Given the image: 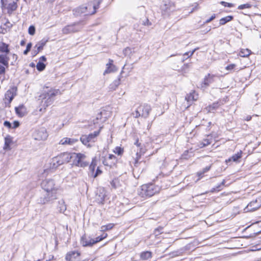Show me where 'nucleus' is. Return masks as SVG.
I'll return each instance as SVG.
<instances>
[{"mask_svg": "<svg viewBox=\"0 0 261 261\" xmlns=\"http://www.w3.org/2000/svg\"><path fill=\"white\" fill-rule=\"evenodd\" d=\"M42 188L46 192L44 197H41L40 203L44 204L57 198V193L59 190V186L52 179H46L41 183Z\"/></svg>", "mask_w": 261, "mask_h": 261, "instance_id": "nucleus-1", "label": "nucleus"}, {"mask_svg": "<svg viewBox=\"0 0 261 261\" xmlns=\"http://www.w3.org/2000/svg\"><path fill=\"white\" fill-rule=\"evenodd\" d=\"M161 188L153 184H144L138 190V194L142 198H147L159 193Z\"/></svg>", "mask_w": 261, "mask_h": 261, "instance_id": "nucleus-2", "label": "nucleus"}, {"mask_svg": "<svg viewBox=\"0 0 261 261\" xmlns=\"http://www.w3.org/2000/svg\"><path fill=\"white\" fill-rule=\"evenodd\" d=\"M60 93V91L58 89H48L47 87L44 89L40 95V97L42 99V103H43V106L47 107L53 103L55 97Z\"/></svg>", "mask_w": 261, "mask_h": 261, "instance_id": "nucleus-3", "label": "nucleus"}, {"mask_svg": "<svg viewBox=\"0 0 261 261\" xmlns=\"http://www.w3.org/2000/svg\"><path fill=\"white\" fill-rule=\"evenodd\" d=\"M86 155L82 153H69V162L71 161L72 164L77 167H87L89 163L86 161Z\"/></svg>", "mask_w": 261, "mask_h": 261, "instance_id": "nucleus-4", "label": "nucleus"}, {"mask_svg": "<svg viewBox=\"0 0 261 261\" xmlns=\"http://www.w3.org/2000/svg\"><path fill=\"white\" fill-rule=\"evenodd\" d=\"M69 162V153L64 152L53 158L51 162V167L56 169L64 163Z\"/></svg>", "mask_w": 261, "mask_h": 261, "instance_id": "nucleus-5", "label": "nucleus"}, {"mask_svg": "<svg viewBox=\"0 0 261 261\" xmlns=\"http://www.w3.org/2000/svg\"><path fill=\"white\" fill-rule=\"evenodd\" d=\"M98 6V4L96 6L95 3L90 2L89 3V7H92L91 10L88 11V7L83 5L74 10V14L76 15H79L82 14H84L85 15H92L96 12V10L97 9Z\"/></svg>", "mask_w": 261, "mask_h": 261, "instance_id": "nucleus-6", "label": "nucleus"}, {"mask_svg": "<svg viewBox=\"0 0 261 261\" xmlns=\"http://www.w3.org/2000/svg\"><path fill=\"white\" fill-rule=\"evenodd\" d=\"M151 110L150 106L148 105H140L137 108L133 115L135 118L140 116L147 118L148 117Z\"/></svg>", "mask_w": 261, "mask_h": 261, "instance_id": "nucleus-7", "label": "nucleus"}, {"mask_svg": "<svg viewBox=\"0 0 261 261\" xmlns=\"http://www.w3.org/2000/svg\"><path fill=\"white\" fill-rule=\"evenodd\" d=\"M220 77V76L219 75L208 73L205 76L203 81L199 84V87L204 90L209 86L210 84L216 81L217 80H219Z\"/></svg>", "mask_w": 261, "mask_h": 261, "instance_id": "nucleus-8", "label": "nucleus"}, {"mask_svg": "<svg viewBox=\"0 0 261 261\" xmlns=\"http://www.w3.org/2000/svg\"><path fill=\"white\" fill-rule=\"evenodd\" d=\"M83 24L81 22H75L64 27L62 32L64 35H68L70 33H74L80 31L82 28Z\"/></svg>", "mask_w": 261, "mask_h": 261, "instance_id": "nucleus-9", "label": "nucleus"}, {"mask_svg": "<svg viewBox=\"0 0 261 261\" xmlns=\"http://www.w3.org/2000/svg\"><path fill=\"white\" fill-rule=\"evenodd\" d=\"M17 0H1L2 7L7 10L8 13H11L15 10L17 7L16 4Z\"/></svg>", "mask_w": 261, "mask_h": 261, "instance_id": "nucleus-10", "label": "nucleus"}, {"mask_svg": "<svg viewBox=\"0 0 261 261\" xmlns=\"http://www.w3.org/2000/svg\"><path fill=\"white\" fill-rule=\"evenodd\" d=\"M135 145L137 147V149L135 156H133V158L135 160L134 166L137 167L139 159L141 156L145 153L146 149L143 146H141V144L139 143L138 140L135 143Z\"/></svg>", "mask_w": 261, "mask_h": 261, "instance_id": "nucleus-11", "label": "nucleus"}, {"mask_svg": "<svg viewBox=\"0 0 261 261\" xmlns=\"http://www.w3.org/2000/svg\"><path fill=\"white\" fill-rule=\"evenodd\" d=\"M261 206L260 200H255L251 201L244 209L245 213L251 212L258 209Z\"/></svg>", "mask_w": 261, "mask_h": 261, "instance_id": "nucleus-12", "label": "nucleus"}, {"mask_svg": "<svg viewBox=\"0 0 261 261\" xmlns=\"http://www.w3.org/2000/svg\"><path fill=\"white\" fill-rule=\"evenodd\" d=\"M34 137L36 140H45L48 137V134L44 128H41L34 133Z\"/></svg>", "mask_w": 261, "mask_h": 261, "instance_id": "nucleus-13", "label": "nucleus"}, {"mask_svg": "<svg viewBox=\"0 0 261 261\" xmlns=\"http://www.w3.org/2000/svg\"><path fill=\"white\" fill-rule=\"evenodd\" d=\"M80 255L79 251H71L66 254L65 259L67 261H80Z\"/></svg>", "mask_w": 261, "mask_h": 261, "instance_id": "nucleus-14", "label": "nucleus"}, {"mask_svg": "<svg viewBox=\"0 0 261 261\" xmlns=\"http://www.w3.org/2000/svg\"><path fill=\"white\" fill-rule=\"evenodd\" d=\"M106 69L103 72V75L115 72L117 70V68L113 64V60L112 59H109L108 63L106 64Z\"/></svg>", "mask_w": 261, "mask_h": 261, "instance_id": "nucleus-15", "label": "nucleus"}, {"mask_svg": "<svg viewBox=\"0 0 261 261\" xmlns=\"http://www.w3.org/2000/svg\"><path fill=\"white\" fill-rule=\"evenodd\" d=\"M78 142V140L75 138L65 137L62 138L59 142V144L62 145H73Z\"/></svg>", "mask_w": 261, "mask_h": 261, "instance_id": "nucleus-16", "label": "nucleus"}, {"mask_svg": "<svg viewBox=\"0 0 261 261\" xmlns=\"http://www.w3.org/2000/svg\"><path fill=\"white\" fill-rule=\"evenodd\" d=\"M15 110L16 114L20 117L24 116L28 113L27 108L23 105L15 107Z\"/></svg>", "mask_w": 261, "mask_h": 261, "instance_id": "nucleus-17", "label": "nucleus"}, {"mask_svg": "<svg viewBox=\"0 0 261 261\" xmlns=\"http://www.w3.org/2000/svg\"><path fill=\"white\" fill-rule=\"evenodd\" d=\"M13 144V138L9 135L7 136L5 138V144L3 147L4 150H10V146Z\"/></svg>", "mask_w": 261, "mask_h": 261, "instance_id": "nucleus-18", "label": "nucleus"}, {"mask_svg": "<svg viewBox=\"0 0 261 261\" xmlns=\"http://www.w3.org/2000/svg\"><path fill=\"white\" fill-rule=\"evenodd\" d=\"M92 239L87 238L85 236H83L81 239V244L84 247L91 246L93 245Z\"/></svg>", "mask_w": 261, "mask_h": 261, "instance_id": "nucleus-19", "label": "nucleus"}, {"mask_svg": "<svg viewBox=\"0 0 261 261\" xmlns=\"http://www.w3.org/2000/svg\"><path fill=\"white\" fill-rule=\"evenodd\" d=\"M9 58L6 55H0V64L5 66L7 68L9 67Z\"/></svg>", "mask_w": 261, "mask_h": 261, "instance_id": "nucleus-20", "label": "nucleus"}, {"mask_svg": "<svg viewBox=\"0 0 261 261\" xmlns=\"http://www.w3.org/2000/svg\"><path fill=\"white\" fill-rule=\"evenodd\" d=\"M198 96L197 93H195V91H193L191 92L190 94L187 95L186 97V99L188 102H190L193 101H196L198 99Z\"/></svg>", "mask_w": 261, "mask_h": 261, "instance_id": "nucleus-21", "label": "nucleus"}, {"mask_svg": "<svg viewBox=\"0 0 261 261\" xmlns=\"http://www.w3.org/2000/svg\"><path fill=\"white\" fill-rule=\"evenodd\" d=\"M100 131V128L97 131L94 132L93 133L89 134L88 137V139L90 140V142H94L95 141L96 137L99 134Z\"/></svg>", "mask_w": 261, "mask_h": 261, "instance_id": "nucleus-22", "label": "nucleus"}, {"mask_svg": "<svg viewBox=\"0 0 261 261\" xmlns=\"http://www.w3.org/2000/svg\"><path fill=\"white\" fill-rule=\"evenodd\" d=\"M58 209L60 213H64L66 210V205L63 199L58 201Z\"/></svg>", "mask_w": 261, "mask_h": 261, "instance_id": "nucleus-23", "label": "nucleus"}, {"mask_svg": "<svg viewBox=\"0 0 261 261\" xmlns=\"http://www.w3.org/2000/svg\"><path fill=\"white\" fill-rule=\"evenodd\" d=\"M47 42V40H42L36 45L35 47H37V48L36 54L38 53L43 49V46L45 45Z\"/></svg>", "mask_w": 261, "mask_h": 261, "instance_id": "nucleus-24", "label": "nucleus"}, {"mask_svg": "<svg viewBox=\"0 0 261 261\" xmlns=\"http://www.w3.org/2000/svg\"><path fill=\"white\" fill-rule=\"evenodd\" d=\"M251 54L250 50L248 49H242L239 53V55L242 57H247Z\"/></svg>", "mask_w": 261, "mask_h": 261, "instance_id": "nucleus-25", "label": "nucleus"}, {"mask_svg": "<svg viewBox=\"0 0 261 261\" xmlns=\"http://www.w3.org/2000/svg\"><path fill=\"white\" fill-rule=\"evenodd\" d=\"M233 18V17L231 16H227L225 17L222 18L220 20V25H224L226 22H229L231 21Z\"/></svg>", "mask_w": 261, "mask_h": 261, "instance_id": "nucleus-26", "label": "nucleus"}, {"mask_svg": "<svg viewBox=\"0 0 261 261\" xmlns=\"http://www.w3.org/2000/svg\"><path fill=\"white\" fill-rule=\"evenodd\" d=\"M219 107V105L218 102H215L213 103L212 105H211L206 108V110L208 112H213L216 108Z\"/></svg>", "mask_w": 261, "mask_h": 261, "instance_id": "nucleus-27", "label": "nucleus"}, {"mask_svg": "<svg viewBox=\"0 0 261 261\" xmlns=\"http://www.w3.org/2000/svg\"><path fill=\"white\" fill-rule=\"evenodd\" d=\"M151 252L150 251L143 252L141 254V257L142 259L146 260L151 257Z\"/></svg>", "mask_w": 261, "mask_h": 261, "instance_id": "nucleus-28", "label": "nucleus"}, {"mask_svg": "<svg viewBox=\"0 0 261 261\" xmlns=\"http://www.w3.org/2000/svg\"><path fill=\"white\" fill-rule=\"evenodd\" d=\"M107 237V234L105 233V234L101 235V236H99V237L96 238L95 239H92V242L93 243V245L96 244V243L100 242V241H101L103 239H104L105 238H106Z\"/></svg>", "mask_w": 261, "mask_h": 261, "instance_id": "nucleus-29", "label": "nucleus"}, {"mask_svg": "<svg viewBox=\"0 0 261 261\" xmlns=\"http://www.w3.org/2000/svg\"><path fill=\"white\" fill-rule=\"evenodd\" d=\"M107 237V234L105 233V234L101 235V236H99V237L96 238L95 239H92V242L93 243V245L96 244V243L100 242V241H101L103 239H104L105 238H106Z\"/></svg>", "mask_w": 261, "mask_h": 261, "instance_id": "nucleus-30", "label": "nucleus"}, {"mask_svg": "<svg viewBox=\"0 0 261 261\" xmlns=\"http://www.w3.org/2000/svg\"><path fill=\"white\" fill-rule=\"evenodd\" d=\"M113 152L119 155H121L123 154L124 152V149L123 148H121L119 146H117L115 148V149L113 150Z\"/></svg>", "mask_w": 261, "mask_h": 261, "instance_id": "nucleus-31", "label": "nucleus"}, {"mask_svg": "<svg viewBox=\"0 0 261 261\" xmlns=\"http://www.w3.org/2000/svg\"><path fill=\"white\" fill-rule=\"evenodd\" d=\"M8 46L5 43H2L0 45V51L7 53L9 52Z\"/></svg>", "mask_w": 261, "mask_h": 261, "instance_id": "nucleus-32", "label": "nucleus"}, {"mask_svg": "<svg viewBox=\"0 0 261 261\" xmlns=\"http://www.w3.org/2000/svg\"><path fill=\"white\" fill-rule=\"evenodd\" d=\"M45 65L43 63L39 61L38 63L37 64L36 68L38 70L42 71L45 69Z\"/></svg>", "mask_w": 261, "mask_h": 261, "instance_id": "nucleus-33", "label": "nucleus"}, {"mask_svg": "<svg viewBox=\"0 0 261 261\" xmlns=\"http://www.w3.org/2000/svg\"><path fill=\"white\" fill-rule=\"evenodd\" d=\"M114 226V224L110 223L106 225H103L101 227V231H104L111 229Z\"/></svg>", "mask_w": 261, "mask_h": 261, "instance_id": "nucleus-34", "label": "nucleus"}, {"mask_svg": "<svg viewBox=\"0 0 261 261\" xmlns=\"http://www.w3.org/2000/svg\"><path fill=\"white\" fill-rule=\"evenodd\" d=\"M241 152H238L237 154H235L234 155H232L230 159L228 160V161H230L232 160L234 162H236L238 161V160L241 157Z\"/></svg>", "mask_w": 261, "mask_h": 261, "instance_id": "nucleus-35", "label": "nucleus"}, {"mask_svg": "<svg viewBox=\"0 0 261 261\" xmlns=\"http://www.w3.org/2000/svg\"><path fill=\"white\" fill-rule=\"evenodd\" d=\"M96 165H97V163H96V159L95 158L92 159V162L89 167L90 170L92 172H94V169H95V167L96 166Z\"/></svg>", "mask_w": 261, "mask_h": 261, "instance_id": "nucleus-36", "label": "nucleus"}, {"mask_svg": "<svg viewBox=\"0 0 261 261\" xmlns=\"http://www.w3.org/2000/svg\"><path fill=\"white\" fill-rule=\"evenodd\" d=\"M81 141L85 145H87L89 142H90V140L88 139V137L87 135H83L80 138Z\"/></svg>", "mask_w": 261, "mask_h": 261, "instance_id": "nucleus-37", "label": "nucleus"}, {"mask_svg": "<svg viewBox=\"0 0 261 261\" xmlns=\"http://www.w3.org/2000/svg\"><path fill=\"white\" fill-rule=\"evenodd\" d=\"M6 68L5 66H2L0 64V79H1L2 77H4Z\"/></svg>", "mask_w": 261, "mask_h": 261, "instance_id": "nucleus-38", "label": "nucleus"}, {"mask_svg": "<svg viewBox=\"0 0 261 261\" xmlns=\"http://www.w3.org/2000/svg\"><path fill=\"white\" fill-rule=\"evenodd\" d=\"M123 54L125 56H129L132 53V49L130 47H126L123 50Z\"/></svg>", "mask_w": 261, "mask_h": 261, "instance_id": "nucleus-39", "label": "nucleus"}, {"mask_svg": "<svg viewBox=\"0 0 261 261\" xmlns=\"http://www.w3.org/2000/svg\"><path fill=\"white\" fill-rule=\"evenodd\" d=\"M251 5L249 4H245L243 5H241L238 7V9L240 10L244 9H248L251 8Z\"/></svg>", "mask_w": 261, "mask_h": 261, "instance_id": "nucleus-40", "label": "nucleus"}, {"mask_svg": "<svg viewBox=\"0 0 261 261\" xmlns=\"http://www.w3.org/2000/svg\"><path fill=\"white\" fill-rule=\"evenodd\" d=\"M29 33L31 35H34L35 33V28L33 25H31L28 30Z\"/></svg>", "mask_w": 261, "mask_h": 261, "instance_id": "nucleus-41", "label": "nucleus"}, {"mask_svg": "<svg viewBox=\"0 0 261 261\" xmlns=\"http://www.w3.org/2000/svg\"><path fill=\"white\" fill-rule=\"evenodd\" d=\"M32 44L31 43H29L27 44L26 49L23 51V54L24 55H27L28 53L30 51L31 47H32Z\"/></svg>", "mask_w": 261, "mask_h": 261, "instance_id": "nucleus-42", "label": "nucleus"}, {"mask_svg": "<svg viewBox=\"0 0 261 261\" xmlns=\"http://www.w3.org/2000/svg\"><path fill=\"white\" fill-rule=\"evenodd\" d=\"M210 143H211L208 140H207V139L204 140L203 141V142L200 144L201 147H203L206 146L208 145L209 144H210Z\"/></svg>", "mask_w": 261, "mask_h": 261, "instance_id": "nucleus-43", "label": "nucleus"}, {"mask_svg": "<svg viewBox=\"0 0 261 261\" xmlns=\"http://www.w3.org/2000/svg\"><path fill=\"white\" fill-rule=\"evenodd\" d=\"M11 94V91L9 90H8L7 93H6V96L7 97V98H10V101H12V99H13L14 97V95H13V94H12L11 96H10V95Z\"/></svg>", "mask_w": 261, "mask_h": 261, "instance_id": "nucleus-44", "label": "nucleus"}, {"mask_svg": "<svg viewBox=\"0 0 261 261\" xmlns=\"http://www.w3.org/2000/svg\"><path fill=\"white\" fill-rule=\"evenodd\" d=\"M222 5H223L224 7H232L233 6V4L232 3H228L222 1L220 3Z\"/></svg>", "mask_w": 261, "mask_h": 261, "instance_id": "nucleus-45", "label": "nucleus"}, {"mask_svg": "<svg viewBox=\"0 0 261 261\" xmlns=\"http://www.w3.org/2000/svg\"><path fill=\"white\" fill-rule=\"evenodd\" d=\"M211 167H206L205 168L203 169V171L202 172H198L197 175L198 176H200L205 172L208 171L210 169Z\"/></svg>", "mask_w": 261, "mask_h": 261, "instance_id": "nucleus-46", "label": "nucleus"}, {"mask_svg": "<svg viewBox=\"0 0 261 261\" xmlns=\"http://www.w3.org/2000/svg\"><path fill=\"white\" fill-rule=\"evenodd\" d=\"M198 48H195L193 50H192V51L191 52H187L186 53H185L184 54V56H188L189 57H191L193 54L194 53V52L197 50Z\"/></svg>", "mask_w": 261, "mask_h": 261, "instance_id": "nucleus-47", "label": "nucleus"}, {"mask_svg": "<svg viewBox=\"0 0 261 261\" xmlns=\"http://www.w3.org/2000/svg\"><path fill=\"white\" fill-rule=\"evenodd\" d=\"M19 126V122L17 121H15L13 123V124L12 125V127L13 128H16L18 127Z\"/></svg>", "mask_w": 261, "mask_h": 261, "instance_id": "nucleus-48", "label": "nucleus"}, {"mask_svg": "<svg viewBox=\"0 0 261 261\" xmlns=\"http://www.w3.org/2000/svg\"><path fill=\"white\" fill-rule=\"evenodd\" d=\"M4 125L5 126L7 127H8V128H11L12 127V124L11 123L8 121H5L4 123Z\"/></svg>", "mask_w": 261, "mask_h": 261, "instance_id": "nucleus-49", "label": "nucleus"}, {"mask_svg": "<svg viewBox=\"0 0 261 261\" xmlns=\"http://www.w3.org/2000/svg\"><path fill=\"white\" fill-rule=\"evenodd\" d=\"M235 66H236V65H235V64H230V65H228V66L226 67V69L227 70H232V69H233L234 68Z\"/></svg>", "mask_w": 261, "mask_h": 261, "instance_id": "nucleus-50", "label": "nucleus"}, {"mask_svg": "<svg viewBox=\"0 0 261 261\" xmlns=\"http://www.w3.org/2000/svg\"><path fill=\"white\" fill-rule=\"evenodd\" d=\"M101 171L99 169V167L97 168L96 172L95 174L93 175V177L95 178L97 177L99 174L101 173Z\"/></svg>", "mask_w": 261, "mask_h": 261, "instance_id": "nucleus-51", "label": "nucleus"}, {"mask_svg": "<svg viewBox=\"0 0 261 261\" xmlns=\"http://www.w3.org/2000/svg\"><path fill=\"white\" fill-rule=\"evenodd\" d=\"M216 16L215 14H213L212 16L207 20H206L205 23H208L211 22L212 20H213L215 18Z\"/></svg>", "mask_w": 261, "mask_h": 261, "instance_id": "nucleus-52", "label": "nucleus"}, {"mask_svg": "<svg viewBox=\"0 0 261 261\" xmlns=\"http://www.w3.org/2000/svg\"><path fill=\"white\" fill-rule=\"evenodd\" d=\"M108 159L114 160V161H115L116 160L115 156L113 154H110L109 155Z\"/></svg>", "mask_w": 261, "mask_h": 261, "instance_id": "nucleus-53", "label": "nucleus"}, {"mask_svg": "<svg viewBox=\"0 0 261 261\" xmlns=\"http://www.w3.org/2000/svg\"><path fill=\"white\" fill-rule=\"evenodd\" d=\"M46 61V58L45 56H42L40 58L39 61L40 62H45Z\"/></svg>", "mask_w": 261, "mask_h": 261, "instance_id": "nucleus-54", "label": "nucleus"}, {"mask_svg": "<svg viewBox=\"0 0 261 261\" xmlns=\"http://www.w3.org/2000/svg\"><path fill=\"white\" fill-rule=\"evenodd\" d=\"M86 7H88V11H90L92 10V7H89V3L87 4V6H85Z\"/></svg>", "mask_w": 261, "mask_h": 261, "instance_id": "nucleus-55", "label": "nucleus"}, {"mask_svg": "<svg viewBox=\"0 0 261 261\" xmlns=\"http://www.w3.org/2000/svg\"><path fill=\"white\" fill-rule=\"evenodd\" d=\"M251 117L250 116H248L247 118V120L249 121V120H250L251 119Z\"/></svg>", "mask_w": 261, "mask_h": 261, "instance_id": "nucleus-56", "label": "nucleus"}, {"mask_svg": "<svg viewBox=\"0 0 261 261\" xmlns=\"http://www.w3.org/2000/svg\"><path fill=\"white\" fill-rule=\"evenodd\" d=\"M20 44H21V45H23L24 44V42L23 41H22L21 42V43H20Z\"/></svg>", "mask_w": 261, "mask_h": 261, "instance_id": "nucleus-57", "label": "nucleus"}, {"mask_svg": "<svg viewBox=\"0 0 261 261\" xmlns=\"http://www.w3.org/2000/svg\"><path fill=\"white\" fill-rule=\"evenodd\" d=\"M198 4H196V6H195V9H198Z\"/></svg>", "mask_w": 261, "mask_h": 261, "instance_id": "nucleus-58", "label": "nucleus"}, {"mask_svg": "<svg viewBox=\"0 0 261 261\" xmlns=\"http://www.w3.org/2000/svg\"><path fill=\"white\" fill-rule=\"evenodd\" d=\"M224 182H225V180H223L222 181L221 184H222V185H224Z\"/></svg>", "mask_w": 261, "mask_h": 261, "instance_id": "nucleus-59", "label": "nucleus"}, {"mask_svg": "<svg viewBox=\"0 0 261 261\" xmlns=\"http://www.w3.org/2000/svg\"><path fill=\"white\" fill-rule=\"evenodd\" d=\"M185 66H186V67H188V65L187 64L185 65Z\"/></svg>", "mask_w": 261, "mask_h": 261, "instance_id": "nucleus-60", "label": "nucleus"}]
</instances>
